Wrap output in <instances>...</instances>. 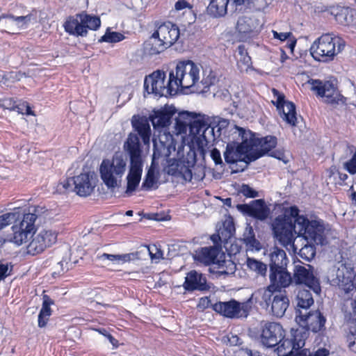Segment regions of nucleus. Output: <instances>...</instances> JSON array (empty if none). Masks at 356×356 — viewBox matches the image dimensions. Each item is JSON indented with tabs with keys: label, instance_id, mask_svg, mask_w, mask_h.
<instances>
[{
	"label": "nucleus",
	"instance_id": "1",
	"mask_svg": "<svg viewBox=\"0 0 356 356\" xmlns=\"http://www.w3.org/2000/svg\"><path fill=\"white\" fill-rule=\"evenodd\" d=\"M272 228L276 239L286 248L291 246L294 252L298 250L295 240L298 236L302 237L307 244L299 249V254L307 261L315 256L314 245H323L325 241L327 229L323 222L309 220L299 214V209L295 206L284 208L283 215L273 220Z\"/></svg>",
	"mask_w": 356,
	"mask_h": 356
},
{
	"label": "nucleus",
	"instance_id": "2",
	"mask_svg": "<svg viewBox=\"0 0 356 356\" xmlns=\"http://www.w3.org/2000/svg\"><path fill=\"white\" fill-rule=\"evenodd\" d=\"M17 216L13 220V235L10 241L17 245L28 244L35 233V220L39 217L51 219L52 212L41 206L29 207L28 209H15Z\"/></svg>",
	"mask_w": 356,
	"mask_h": 356
},
{
	"label": "nucleus",
	"instance_id": "3",
	"mask_svg": "<svg viewBox=\"0 0 356 356\" xmlns=\"http://www.w3.org/2000/svg\"><path fill=\"white\" fill-rule=\"evenodd\" d=\"M202 78V67L190 60L177 62L174 70L170 71V79L177 92L182 89L197 86L200 83L207 88L213 84L215 76L211 72L207 77Z\"/></svg>",
	"mask_w": 356,
	"mask_h": 356
},
{
	"label": "nucleus",
	"instance_id": "4",
	"mask_svg": "<svg viewBox=\"0 0 356 356\" xmlns=\"http://www.w3.org/2000/svg\"><path fill=\"white\" fill-rule=\"evenodd\" d=\"M229 131L232 141L227 143L224 152L225 160L228 163L238 161L249 163L258 159V155L252 152L250 143L252 140V132L237 126H232Z\"/></svg>",
	"mask_w": 356,
	"mask_h": 356
},
{
	"label": "nucleus",
	"instance_id": "5",
	"mask_svg": "<svg viewBox=\"0 0 356 356\" xmlns=\"http://www.w3.org/2000/svg\"><path fill=\"white\" fill-rule=\"evenodd\" d=\"M127 170V159L122 153H115L111 158L103 159L98 168L102 183L111 191L121 186Z\"/></svg>",
	"mask_w": 356,
	"mask_h": 356
},
{
	"label": "nucleus",
	"instance_id": "6",
	"mask_svg": "<svg viewBox=\"0 0 356 356\" xmlns=\"http://www.w3.org/2000/svg\"><path fill=\"white\" fill-rule=\"evenodd\" d=\"M180 37L179 27L170 22L156 24L155 30L145 43V49L150 55H157L173 45Z\"/></svg>",
	"mask_w": 356,
	"mask_h": 356
},
{
	"label": "nucleus",
	"instance_id": "7",
	"mask_svg": "<svg viewBox=\"0 0 356 356\" xmlns=\"http://www.w3.org/2000/svg\"><path fill=\"white\" fill-rule=\"evenodd\" d=\"M124 148L129 155V171L127 175L126 193H131L138 187L143 172V159L138 137L130 134L124 145Z\"/></svg>",
	"mask_w": 356,
	"mask_h": 356
},
{
	"label": "nucleus",
	"instance_id": "8",
	"mask_svg": "<svg viewBox=\"0 0 356 356\" xmlns=\"http://www.w3.org/2000/svg\"><path fill=\"white\" fill-rule=\"evenodd\" d=\"M344 47L342 38L332 34H323L313 42L310 54L316 60L327 63L333 60Z\"/></svg>",
	"mask_w": 356,
	"mask_h": 356
},
{
	"label": "nucleus",
	"instance_id": "9",
	"mask_svg": "<svg viewBox=\"0 0 356 356\" xmlns=\"http://www.w3.org/2000/svg\"><path fill=\"white\" fill-rule=\"evenodd\" d=\"M195 260L205 264L218 266L219 274H232L236 266L231 260H225V254L216 247H205L197 250L194 255Z\"/></svg>",
	"mask_w": 356,
	"mask_h": 356
},
{
	"label": "nucleus",
	"instance_id": "10",
	"mask_svg": "<svg viewBox=\"0 0 356 356\" xmlns=\"http://www.w3.org/2000/svg\"><path fill=\"white\" fill-rule=\"evenodd\" d=\"M172 83L170 74L167 79L164 72L157 70L145 77L144 87L148 94H153L156 97H168L177 94Z\"/></svg>",
	"mask_w": 356,
	"mask_h": 356
},
{
	"label": "nucleus",
	"instance_id": "11",
	"mask_svg": "<svg viewBox=\"0 0 356 356\" xmlns=\"http://www.w3.org/2000/svg\"><path fill=\"white\" fill-rule=\"evenodd\" d=\"M58 231L52 227H43L38 232L26 246V253L37 255L55 245L58 241Z\"/></svg>",
	"mask_w": 356,
	"mask_h": 356
},
{
	"label": "nucleus",
	"instance_id": "12",
	"mask_svg": "<svg viewBox=\"0 0 356 356\" xmlns=\"http://www.w3.org/2000/svg\"><path fill=\"white\" fill-rule=\"evenodd\" d=\"M196 163V155L194 150L189 148L186 153L178 150L177 159L170 164L168 174L180 176L185 181H190L193 178L192 168Z\"/></svg>",
	"mask_w": 356,
	"mask_h": 356
},
{
	"label": "nucleus",
	"instance_id": "13",
	"mask_svg": "<svg viewBox=\"0 0 356 356\" xmlns=\"http://www.w3.org/2000/svg\"><path fill=\"white\" fill-rule=\"evenodd\" d=\"M277 348L278 356H309L312 353L307 349L299 350L305 346V337L301 332H291V339H281Z\"/></svg>",
	"mask_w": 356,
	"mask_h": 356
},
{
	"label": "nucleus",
	"instance_id": "14",
	"mask_svg": "<svg viewBox=\"0 0 356 356\" xmlns=\"http://www.w3.org/2000/svg\"><path fill=\"white\" fill-rule=\"evenodd\" d=\"M270 280L272 285L266 289H260L256 293V294L261 295L262 299L266 303L270 300L274 289L287 287L292 281L291 274L286 270V267L270 270Z\"/></svg>",
	"mask_w": 356,
	"mask_h": 356
},
{
	"label": "nucleus",
	"instance_id": "15",
	"mask_svg": "<svg viewBox=\"0 0 356 356\" xmlns=\"http://www.w3.org/2000/svg\"><path fill=\"white\" fill-rule=\"evenodd\" d=\"M272 102L276 106L282 119L291 126H296L297 118L295 105L285 99L284 95L277 90L272 89Z\"/></svg>",
	"mask_w": 356,
	"mask_h": 356
},
{
	"label": "nucleus",
	"instance_id": "16",
	"mask_svg": "<svg viewBox=\"0 0 356 356\" xmlns=\"http://www.w3.org/2000/svg\"><path fill=\"white\" fill-rule=\"evenodd\" d=\"M293 279L296 284H305L312 289L314 293H319L321 287L318 279L315 276L314 268L309 265L297 264L293 270Z\"/></svg>",
	"mask_w": 356,
	"mask_h": 356
},
{
	"label": "nucleus",
	"instance_id": "17",
	"mask_svg": "<svg viewBox=\"0 0 356 356\" xmlns=\"http://www.w3.org/2000/svg\"><path fill=\"white\" fill-rule=\"evenodd\" d=\"M309 83L312 86V90L321 97L325 103L333 104L341 100V95L332 81L312 80Z\"/></svg>",
	"mask_w": 356,
	"mask_h": 356
},
{
	"label": "nucleus",
	"instance_id": "18",
	"mask_svg": "<svg viewBox=\"0 0 356 356\" xmlns=\"http://www.w3.org/2000/svg\"><path fill=\"white\" fill-rule=\"evenodd\" d=\"M353 270L351 267L339 262L329 272V279L334 284L344 287V290H353Z\"/></svg>",
	"mask_w": 356,
	"mask_h": 356
},
{
	"label": "nucleus",
	"instance_id": "19",
	"mask_svg": "<svg viewBox=\"0 0 356 356\" xmlns=\"http://www.w3.org/2000/svg\"><path fill=\"white\" fill-rule=\"evenodd\" d=\"M284 337V330L277 323H265L261 326L260 339L266 347H273L279 343Z\"/></svg>",
	"mask_w": 356,
	"mask_h": 356
},
{
	"label": "nucleus",
	"instance_id": "20",
	"mask_svg": "<svg viewBox=\"0 0 356 356\" xmlns=\"http://www.w3.org/2000/svg\"><path fill=\"white\" fill-rule=\"evenodd\" d=\"M97 178L94 172H87L73 177L74 191L79 196L86 197L94 191Z\"/></svg>",
	"mask_w": 356,
	"mask_h": 356
},
{
	"label": "nucleus",
	"instance_id": "21",
	"mask_svg": "<svg viewBox=\"0 0 356 356\" xmlns=\"http://www.w3.org/2000/svg\"><path fill=\"white\" fill-rule=\"evenodd\" d=\"M296 321L300 327L316 332L323 327L325 319L318 311L307 314H302L298 309L296 316Z\"/></svg>",
	"mask_w": 356,
	"mask_h": 356
},
{
	"label": "nucleus",
	"instance_id": "22",
	"mask_svg": "<svg viewBox=\"0 0 356 356\" xmlns=\"http://www.w3.org/2000/svg\"><path fill=\"white\" fill-rule=\"evenodd\" d=\"M175 108L165 105L159 108L154 109L149 115V119L152 122V126L155 129L166 128L170 124L171 118L175 114Z\"/></svg>",
	"mask_w": 356,
	"mask_h": 356
},
{
	"label": "nucleus",
	"instance_id": "23",
	"mask_svg": "<svg viewBox=\"0 0 356 356\" xmlns=\"http://www.w3.org/2000/svg\"><path fill=\"white\" fill-rule=\"evenodd\" d=\"M213 309L226 317H241L247 315L246 305L236 300L219 302L213 305Z\"/></svg>",
	"mask_w": 356,
	"mask_h": 356
},
{
	"label": "nucleus",
	"instance_id": "24",
	"mask_svg": "<svg viewBox=\"0 0 356 356\" xmlns=\"http://www.w3.org/2000/svg\"><path fill=\"white\" fill-rule=\"evenodd\" d=\"M232 102L236 111L242 118L252 117L257 108L252 99L243 92L235 95Z\"/></svg>",
	"mask_w": 356,
	"mask_h": 356
},
{
	"label": "nucleus",
	"instance_id": "25",
	"mask_svg": "<svg viewBox=\"0 0 356 356\" xmlns=\"http://www.w3.org/2000/svg\"><path fill=\"white\" fill-rule=\"evenodd\" d=\"M252 140L253 143H250L252 152L258 155V159L269 153L277 145V138L271 136L259 138L252 133Z\"/></svg>",
	"mask_w": 356,
	"mask_h": 356
},
{
	"label": "nucleus",
	"instance_id": "26",
	"mask_svg": "<svg viewBox=\"0 0 356 356\" xmlns=\"http://www.w3.org/2000/svg\"><path fill=\"white\" fill-rule=\"evenodd\" d=\"M30 21L31 17L29 15L17 17L7 16L1 19V23L6 32L14 34L26 29Z\"/></svg>",
	"mask_w": 356,
	"mask_h": 356
},
{
	"label": "nucleus",
	"instance_id": "27",
	"mask_svg": "<svg viewBox=\"0 0 356 356\" xmlns=\"http://www.w3.org/2000/svg\"><path fill=\"white\" fill-rule=\"evenodd\" d=\"M244 211L249 216L264 220L270 214V209L262 200L252 201L250 204L243 206Z\"/></svg>",
	"mask_w": 356,
	"mask_h": 356
},
{
	"label": "nucleus",
	"instance_id": "28",
	"mask_svg": "<svg viewBox=\"0 0 356 356\" xmlns=\"http://www.w3.org/2000/svg\"><path fill=\"white\" fill-rule=\"evenodd\" d=\"M183 286L188 291L205 290L207 289V280L201 273L191 270L186 274Z\"/></svg>",
	"mask_w": 356,
	"mask_h": 356
},
{
	"label": "nucleus",
	"instance_id": "29",
	"mask_svg": "<svg viewBox=\"0 0 356 356\" xmlns=\"http://www.w3.org/2000/svg\"><path fill=\"white\" fill-rule=\"evenodd\" d=\"M154 143V159L161 154H167L169 148L172 145V136L165 131L159 134L158 138L153 139Z\"/></svg>",
	"mask_w": 356,
	"mask_h": 356
},
{
	"label": "nucleus",
	"instance_id": "30",
	"mask_svg": "<svg viewBox=\"0 0 356 356\" xmlns=\"http://www.w3.org/2000/svg\"><path fill=\"white\" fill-rule=\"evenodd\" d=\"M66 32L74 35H85L88 31L83 24L82 14L76 15L67 19L64 24Z\"/></svg>",
	"mask_w": 356,
	"mask_h": 356
},
{
	"label": "nucleus",
	"instance_id": "31",
	"mask_svg": "<svg viewBox=\"0 0 356 356\" xmlns=\"http://www.w3.org/2000/svg\"><path fill=\"white\" fill-rule=\"evenodd\" d=\"M268 257L270 270L284 268L287 265L288 259L285 252L277 247H273L269 250Z\"/></svg>",
	"mask_w": 356,
	"mask_h": 356
},
{
	"label": "nucleus",
	"instance_id": "32",
	"mask_svg": "<svg viewBox=\"0 0 356 356\" xmlns=\"http://www.w3.org/2000/svg\"><path fill=\"white\" fill-rule=\"evenodd\" d=\"M132 125L141 137L144 145L149 147L151 129L146 119L134 117Z\"/></svg>",
	"mask_w": 356,
	"mask_h": 356
},
{
	"label": "nucleus",
	"instance_id": "33",
	"mask_svg": "<svg viewBox=\"0 0 356 356\" xmlns=\"http://www.w3.org/2000/svg\"><path fill=\"white\" fill-rule=\"evenodd\" d=\"M272 296H273L271 303L273 314L277 317L283 316L289 307V300L288 298L283 293H274L273 292Z\"/></svg>",
	"mask_w": 356,
	"mask_h": 356
},
{
	"label": "nucleus",
	"instance_id": "34",
	"mask_svg": "<svg viewBox=\"0 0 356 356\" xmlns=\"http://www.w3.org/2000/svg\"><path fill=\"white\" fill-rule=\"evenodd\" d=\"M332 14L338 23L344 26L353 25L356 21V11L349 8H338Z\"/></svg>",
	"mask_w": 356,
	"mask_h": 356
},
{
	"label": "nucleus",
	"instance_id": "35",
	"mask_svg": "<svg viewBox=\"0 0 356 356\" xmlns=\"http://www.w3.org/2000/svg\"><path fill=\"white\" fill-rule=\"evenodd\" d=\"M229 0H211L207 8V14L215 18L224 17L227 13Z\"/></svg>",
	"mask_w": 356,
	"mask_h": 356
},
{
	"label": "nucleus",
	"instance_id": "36",
	"mask_svg": "<svg viewBox=\"0 0 356 356\" xmlns=\"http://www.w3.org/2000/svg\"><path fill=\"white\" fill-rule=\"evenodd\" d=\"M193 116L187 111L179 113L175 119V129L177 134H181L186 132L188 125L191 123Z\"/></svg>",
	"mask_w": 356,
	"mask_h": 356
},
{
	"label": "nucleus",
	"instance_id": "37",
	"mask_svg": "<svg viewBox=\"0 0 356 356\" xmlns=\"http://www.w3.org/2000/svg\"><path fill=\"white\" fill-rule=\"evenodd\" d=\"M54 302L47 296H44L42 306L38 315V326L40 327H44L51 315V305Z\"/></svg>",
	"mask_w": 356,
	"mask_h": 356
},
{
	"label": "nucleus",
	"instance_id": "38",
	"mask_svg": "<svg viewBox=\"0 0 356 356\" xmlns=\"http://www.w3.org/2000/svg\"><path fill=\"white\" fill-rule=\"evenodd\" d=\"M258 26L259 21L257 19L243 16L238 19L236 29L240 33H247L255 30Z\"/></svg>",
	"mask_w": 356,
	"mask_h": 356
},
{
	"label": "nucleus",
	"instance_id": "39",
	"mask_svg": "<svg viewBox=\"0 0 356 356\" xmlns=\"http://www.w3.org/2000/svg\"><path fill=\"white\" fill-rule=\"evenodd\" d=\"M297 306L299 308L307 309L314 304V299L308 290L298 288L296 296Z\"/></svg>",
	"mask_w": 356,
	"mask_h": 356
},
{
	"label": "nucleus",
	"instance_id": "40",
	"mask_svg": "<svg viewBox=\"0 0 356 356\" xmlns=\"http://www.w3.org/2000/svg\"><path fill=\"white\" fill-rule=\"evenodd\" d=\"M252 62L250 57L243 46L238 47L237 65L241 72H248L251 67Z\"/></svg>",
	"mask_w": 356,
	"mask_h": 356
},
{
	"label": "nucleus",
	"instance_id": "41",
	"mask_svg": "<svg viewBox=\"0 0 356 356\" xmlns=\"http://www.w3.org/2000/svg\"><path fill=\"white\" fill-rule=\"evenodd\" d=\"M148 253L152 262L159 263L163 259V252L159 245L152 244L148 246H144L140 252L136 253Z\"/></svg>",
	"mask_w": 356,
	"mask_h": 356
},
{
	"label": "nucleus",
	"instance_id": "42",
	"mask_svg": "<svg viewBox=\"0 0 356 356\" xmlns=\"http://www.w3.org/2000/svg\"><path fill=\"white\" fill-rule=\"evenodd\" d=\"M244 241L248 248L252 250H259L261 248L259 242L254 238L253 229L251 227L246 228L245 233L244 234Z\"/></svg>",
	"mask_w": 356,
	"mask_h": 356
},
{
	"label": "nucleus",
	"instance_id": "43",
	"mask_svg": "<svg viewBox=\"0 0 356 356\" xmlns=\"http://www.w3.org/2000/svg\"><path fill=\"white\" fill-rule=\"evenodd\" d=\"M327 173L329 181L334 182L336 184H343L348 178L346 174L338 172L335 167L330 168L327 170Z\"/></svg>",
	"mask_w": 356,
	"mask_h": 356
},
{
	"label": "nucleus",
	"instance_id": "44",
	"mask_svg": "<svg viewBox=\"0 0 356 356\" xmlns=\"http://www.w3.org/2000/svg\"><path fill=\"white\" fill-rule=\"evenodd\" d=\"M82 19L83 26H85L86 30L88 29L91 30H97L101 24V21L99 17L90 16L86 14H82Z\"/></svg>",
	"mask_w": 356,
	"mask_h": 356
},
{
	"label": "nucleus",
	"instance_id": "45",
	"mask_svg": "<svg viewBox=\"0 0 356 356\" xmlns=\"http://www.w3.org/2000/svg\"><path fill=\"white\" fill-rule=\"evenodd\" d=\"M247 266L251 270H253L258 274L263 275L266 273V265L254 259L248 258Z\"/></svg>",
	"mask_w": 356,
	"mask_h": 356
},
{
	"label": "nucleus",
	"instance_id": "46",
	"mask_svg": "<svg viewBox=\"0 0 356 356\" xmlns=\"http://www.w3.org/2000/svg\"><path fill=\"white\" fill-rule=\"evenodd\" d=\"M124 39V36L122 33L115 31H111L108 29L105 34L101 38L99 41L113 43L122 41Z\"/></svg>",
	"mask_w": 356,
	"mask_h": 356
},
{
	"label": "nucleus",
	"instance_id": "47",
	"mask_svg": "<svg viewBox=\"0 0 356 356\" xmlns=\"http://www.w3.org/2000/svg\"><path fill=\"white\" fill-rule=\"evenodd\" d=\"M136 258H138V256L135 253L113 254V260L111 262L114 264H123Z\"/></svg>",
	"mask_w": 356,
	"mask_h": 356
},
{
	"label": "nucleus",
	"instance_id": "48",
	"mask_svg": "<svg viewBox=\"0 0 356 356\" xmlns=\"http://www.w3.org/2000/svg\"><path fill=\"white\" fill-rule=\"evenodd\" d=\"M17 216V213L15 212V209L10 212L0 215V231L10 225L15 220V217Z\"/></svg>",
	"mask_w": 356,
	"mask_h": 356
},
{
	"label": "nucleus",
	"instance_id": "49",
	"mask_svg": "<svg viewBox=\"0 0 356 356\" xmlns=\"http://www.w3.org/2000/svg\"><path fill=\"white\" fill-rule=\"evenodd\" d=\"M156 182V170L154 167L151 166L150 168L148 170L143 185L144 186L149 188L152 187Z\"/></svg>",
	"mask_w": 356,
	"mask_h": 356
},
{
	"label": "nucleus",
	"instance_id": "50",
	"mask_svg": "<svg viewBox=\"0 0 356 356\" xmlns=\"http://www.w3.org/2000/svg\"><path fill=\"white\" fill-rule=\"evenodd\" d=\"M73 184V178L72 179H66L63 181L60 182L57 185L56 190L59 193H65L70 190H74L72 188Z\"/></svg>",
	"mask_w": 356,
	"mask_h": 356
},
{
	"label": "nucleus",
	"instance_id": "51",
	"mask_svg": "<svg viewBox=\"0 0 356 356\" xmlns=\"http://www.w3.org/2000/svg\"><path fill=\"white\" fill-rule=\"evenodd\" d=\"M238 193L248 197H255L258 196V193L246 184H243L239 187Z\"/></svg>",
	"mask_w": 356,
	"mask_h": 356
},
{
	"label": "nucleus",
	"instance_id": "52",
	"mask_svg": "<svg viewBox=\"0 0 356 356\" xmlns=\"http://www.w3.org/2000/svg\"><path fill=\"white\" fill-rule=\"evenodd\" d=\"M12 109H17V112L22 114H25L27 115H34V113L32 111L30 106L26 102H23L19 104V105L11 107Z\"/></svg>",
	"mask_w": 356,
	"mask_h": 356
},
{
	"label": "nucleus",
	"instance_id": "53",
	"mask_svg": "<svg viewBox=\"0 0 356 356\" xmlns=\"http://www.w3.org/2000/svg\"><path fill=\"white\" fill-rule=\"evenodd\" d=\"M343 168L351 175L356 173V152L350 159L343 163Z\"/></svg>",
	"mask_w": 356,
	"mask_h": 356
},
{
	"label": "nucleus",
	"instance_id": "54",
	"mask_svg": "<svg viewBox=\"0 0 356 356\" xmlns=\"http://www.w3.org/2000/svg\"><path fill=\"white\" fill-rule=\"evenodd\" d=\"M271 32L273 33V38L280 40V42L288 40L293 35L291 32H277L275 30H273Z\"/></svg>",
	"mask_w": 356,
	"mask_h": 356
},
{
	"label": "nucleus",
	"instance_id": "55",
	"mask_svg": "<svg viewBox=\"0 0 356 356\" xmlns=\"http://www.w3.org/2000/svg\"><path fill=\"white\" fill-rule=\"evenodd\" d=\"M174 8L176 11H181L185 9L191 10L192 6L186 1L179 0L175 3Z\"/></svg>",
	"mask_w": 356,
	"mask_h": 356
},
{
	"label": "nucleus",
	"instance_id": "56",
	"mask_svg": "<svg viewBox=\"0 0 356 356\" xmlns=\"http://www.w3.org/2000/svg\"><path fill=\"white\" fill-rule=\"evenodd\" d=\"M347 343L349 349L353 352H356V334L350 333L347 336Z\"/></svg>",
	"mask_w": 356,
	"mask_h": 356
},
{
	"label": "nucleus",
	"instance_id": "57",
	"mask_svg": "<svg viewBox=\"0 0 356 356\" xmlns=\"http://www.w3.org/2000/svg\"><path fill=\"white\" fill-rule=\"evenodd\" d=\"M229 122L225 119H219L217 122V124L214 129H217V131L222 132L224 129L228 127Z\"/></svg>",
	"mask_w": 356,
	"mask_h": 356
},
{
	"label": "nucleus",
	"instance_id": "58",
	"mask_svg": "<svg viewBox=\"0 0 356 356\" xmlns=\"http://www.w3.org/2000/svg\"><path fill=\"white\" fill-rule=\"evenodd\" d=\"M211 305V301L207 297H203L201 298L199 300L198 304H197V308L200 310H204L207 308H208Z\"/></svg>",
	"mask_w": 356,
	"mask_h": 356
},
{
	"label": "nucleus",
	"instance_id": "59",
	"mask_svg": "<svg viewBox=\"0 0 356 356\" xmlns=\"http://www.w3.org/2000/svg\"><path fill=\"white\" fill-rule=\"evenodd\" d=\"M211 156L216 164L222 163V158H221L220 152L216 148H213L211 151Z\"/></svg>",
	"mask_w": 356,
	"mask_h": 356
},
{
	"label": "nucleus",
	"instance_id": "60",
	"mask_svg": "<svg viewBox=\"0 0 356 356\" xmlns=\"http://www.w3.org/2000/svg\"><path fill=\"white\" fill-rule=\"evenodd\" d=\"M225 342L229 343L231 346H236L239 343V338L236 335H227L224 338Z\"/></svg>",
	"mask_w": 356,
	"mask_h": 356
},
{
	"label": "nucleus",
	"instance_id": "61",
	"mask_svg": "<svg viewBox=\"0 0 356 356\" xmlns=\"http://www.w3.org/2000/svg\"><path fill=\"white\" fill-rule=\"evenodd\" d=\"M10 269L7 264H0V280L4 279L10 273Z\"/></svg>",
	"mask_w": 356,
	"mask_h": 356
},
{
	"label": "nucleus",
	"instance_id": "62",
	"mask_svg": "<svg viewBox=\"0 0 356 356\" xmlns=\"http://www.w3.org/2000/svg\"><path fill=\"white\" fill-rule=\"evenodd\" d=\"M271 156H273L279 160L283 161L284 163H286V157L284 154L281 150H275L270 152L269 154Z\"/></svg>",
	"mask_w": 356,
	"mask_h": 356
},
{
	"label": "nucleus",
	"instance_id": "63",
	"mask_svg": "<svg viewBox=\"0 0 356 356\" xmlns=\"http://www.w3.org/2000/svg\"><path fill=\"white\" fill-rule=\"evenodd\" d=\"M354 293L355 295L353 296L351 299L345 298L346 299V303L350 305L353 312L356 313V291H354Z\"/></svg>",
	"mask_w": 356,
	"mask_h": 356
},
{
	"label": "nucleus",
	"instance_id": "64",
	"mask_svg": "<svg viewBox=\"0 0 356 356\" xmlns=\"http://www.w3.org/2000/svg\"><path fill=\"white\" fill-rule=\"evenodd\" d=\"M329 350H327L325 348H320L317 350L316 351L314 352L309 356H328L329 355Z\"/></svg>",
	"mask_w": 356,
	"mask_h": 356
}]
</instances>
